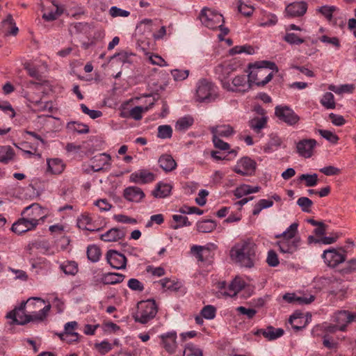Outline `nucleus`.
I'll return each instance as SVG.
<instances>
[{
  "instance_id": "37",
  "label": "nucleus",
  "mask_w": 356,
  "mask_h": 356,
  "mask_svg": "<svg viewBox=\"0 0 356 356\" xmlns=\"http://www.w3.org/2000/svg\"><path fill=\"white\" fill-rule=\"evenodd\" d=\"M172 220L175 223L170 225V227L173 229H177L183 227L190 226L191 222L188 221L186 216L175 214L172 216Z\"/></svg>"
},
{
  "instance_id": "13",
  "label": "nucleus",
  "mask_w": 356,
  "mask_h": 356,
  "mask_svg": "<svg viewBox=\"0 0 356 356\" xmlns=\"http://www.w3.org/2000/svg\"><path fill=\"white\" fill-rule=\"evenodd\" d=\"M106 260L113 268L124 269L126 268L127 259L125 256L116 250H108L106 253Z\"/></svg>"
},
{
  "instance_id": "61",
  "label": "nucleus",
  "mask_w": 356,
  "mask_h": 356,
  "mask_svg": "<svg viewBox=\"0 0 356 356\" xmlns=\"http://www.w3.org/2000/svg\"><path fill=\"white\" fill-rule=\"evenodd\" d=\"M80 106L82 112L89 115L92 119H96L102 115V111L97 110H90L84 104H81Z\"/></svg>"
},
{
  "instance_id": "31",
  "label": "nucleus",
  "mask_w": 356,
  "mask_h": 356,
  "mask_svg": "<svg viewBox=\"0 0 356 356\" xmlns=\"http://www.w3.org/2000/svg\"><path fill=\"white\" fill-rule=\"evenodd\" d=\"M159 166L165 172H170L177 167V163L171 155H162L159 159Z\"/></svg>"
},
{
  "instance_id": "57",
  "label": "nucleus",
  "mask_w": 356,
  "mask_h": 356,
  "mask_svg": "<svg viewBox=\"0 0 356 356\" xmlns=\"http://www.w3.org/2000/svg\"><path fill=\"white\" fill-rule=\"evenodd\" d=\"M284 40L290 44H300L305 42L303 39L299 38L293 33H287L284 35Z\"/></svg>"
},
{
  "instance_id": "44",
  "label": "nucleus",
  "mask_w": 356,
  "mask_h": 356,
  "mask_svg": "<svg viewBox=\"0 0 356 356\" xmlns=\"http://www.w3.org/2000/svg\"><path fill=\"white\" fill-rule=\"evenodd\" d=\"M242 53L251 55L254 53V49L252 46L245 44L241 46H235L229 50L230 55H235Z\"/></svg>"
},
{
  "instance_id": "21",
  "label": "nucleus",
  "mask_w": 356,
  "mask_h": 356,
  "mask_svg": "<svg viewBox=\"0 0 356 356\" xmlns=\"http://www.w3.org/2000/svg\"><path fill=\"white\" fill-rule=\"evenodd\" d=\"M125 276L121 273H107L102 275L99 278H95V285L97 286L99 283L103 284H116L121 283Z\"/></svg>"
},
{
  "instance_id": "59",
  "label": "nucleus",
  "mask_w": 356,
  "mask_h": 356,
  "mask_svg": "<svg viewBox=\"0 0 356 356\" xmlns=\"http://www.w3.org/2000/svg\"><path fill=\"white\" fill-rule=\"evenodd\" d=\"M171 74L175 81H183L188 76L189 71L175 69L171 71Z\"/></svg>"
},
{
  "instance_id": "63",
  "label": "nucleus",
  "mask_w": 356,
  "mask_h": 356,
  "mask_svg": "<svg viewBox=\"0 0 356 356\" xmlns=\"http://www.w3.org/2000/svg\"><path fill=\"white\" fill-rule=\"evenodd\" d=\"M323 344L328 349H336L338 346L337 341H335L329 334H325L323 337Z\"/></svg>"
},
{
  "instance_id": "4",
  "label": "nucleus",
  "mask_w": 356,
  "mask_h": 356,
  "mask_svg": "<svg viewBox=\"0 0 356 356\" xmlns=\"http://www.w3.org/2000/svg\"><path fill=\"white\" fill-rule=\"evenodd\" d=\"M298 223H292L286 231L281 234L276 235V238H280L277 244L282 253L293 254L296 252L300 244V238L296 237L298 232Z\"/></svg>"
},
{
  "instance_id": "56",
  "label": "nucleus",
  "mask_w": 356,
  "mask_h": 356,
  "mask_svg": "<svg viewBox=\"0 0 356 356\" xmlns=\"http://www.w3.org/2000/svg\"><path fill=\"white\" fill-rule=\"evenodd\" d=\"M238 10L244 16H251L254 12V8L251 6H248L244 3L241 0L238 1Z\"/></svg>"
},
{
  "instance_id": "38",
  "label": "nucleus",
  "mask_w": 356,
  "mask_h": 356,
  "mask_svg": "<svg viewBox=\"0 0 356 356\" xmlns=\"http://www.w3.org/2000/svg\"><path fill=\"white\" fill-rule=\"evenodd\" d=\"M117 344V340L114 341L113 344L107 340H104L100 343H95L94 347L100 355H104L110 352L113 349V346Z\"/></svg>"
},
{
  "instance_id": "8",
  "label": "nucleus",
  "mask_w": 356,
  "mask_h": 356,
  "mask_svg": "<svg viewBox=\"0 0 356 356\" xmlns=\"http://www.w3.org/2000/svg\"><path fill=\"white\" fill-rule=\"evenodd\" d=\"M256 168L257 163L254 160L248 156H243L236 162L232 170L242 176H252L254 174Z\"/></svg>"
},
{
  "instance_id": "39",
  "label": "nucleus",
  "mask_w": 356,
  "mask_h": 356,
  "mask_svg": "<svg viewBox=\"0 0 356 356\" xmlns=\"http://www.w3.org/2000/svg\"><path fill=\"white\" fill-rule=\"evenodd\" d=\"M60 268L66 275H74L78 272V264L74 261H65L60 265Z\"/></svg>"
},
{
  "instance_id": "9",
  "label": "nucleus",
  "mask_w": 356,
  "mask_h": 356,
  "mask_svg": "<svg viewBox=\"0 0 356 356\" xmlns=\"http://www.w3.org/2000/svg\"><path fill=\"white\" fill-rule=\"evenodd\" d=\"M218 248V246L212 243H209L205 245H193L191 248V253L200 261H207L213 256V251Z\"/></svg>"
},
{
  "instance_id": "15",
  "label": "nucleus",
  "mask_w": 356,
  "mask_h": 356,
  "mask_svg": "<svg viewBox=\"0 0 356 356\" xmlns=\"http://www.w3.org/2000/svg\"><path fill=\"white\" fill-rule=\"evenodd\" d=\"M322 257L325 263L330 267H335L345 261V255L339 253L335 249L324 250Z\"/></svg>"
},
{
  "instance_id": "54",
  "label": "nucleus",
  "mask_w": 356,
  "mask_h": 356,
  "mask_svg": "<svg viewBox=\"0 0 356 356\" xmlns=\"http://www.w3.org/2000/svg\"><path fill=\"white\" fill-rule=\"evenodd\" d=\"M318 132L323 138H324L325 139H326L327 140L330 141L333 144L337 143L339 139L337 134L330 131L320 129Z\"/></svg>"
},
{
  "instance_id": "2",
  "label": "nucleus",
  "mask_w": 356,
  "mask_h": 356,
  "mask_svg": "<svg viewBox=\"0 0 356 356\" xmlns=\"http://www.w3.org/2000/svg\"><path fill=\"white\" fill-rule=\"evenodd\" d=\"M257 245L251 239L236 243L230 250L231 259L240 266L252 268L257 261Z\"/></svg>"
},
{
  "instance_id": "51",
  "label": "nucleus",
  "mask_w": 356,
  "mask_h": 356,
  "mask_svg": "<svg viewBox=\"0 0 356 356\" xmlns=\"http://www.w3.org/2000/svg\"><path fill=\"white\" fill-rule=\"evenodd\" d=\"M172 135V129L170 125H161L158 127L157 136L162 139L170 138Z\"/></svg>"
},
{
  "instance_id": "25",
  "label": "nucleus",
  "mask_w": 356,
  "mask_h": 356,
  "mask_svg": "<svg viewBox=\"0 0 356 356\" xmlns=\"http://www.w3.org/2000/svg\"><path fill=\"white\" fill-rule=\"evenodd\" d=\"M307 5L305 2H293L286 8V13L291 17L302 16L307 11Z\"/></svg>"
},
{
  "instance_id": "50",
  "label": "nucleus",
  "mask_w": 356,
  "mask_h": 356,
  "mask_svg": "<svg viewBox=\"0 0 356 356\" xmlns=\"http://www.w3.org/2000/svg\"><path fill=\"white\" fill-rule=\"evenodd\" d=\"M67 128L70 129L79 134H87L89 132V127L88 125L72 122L67 124Z\"/></svg>"
},
{
  "instance_id": "36",
  "label": "nucleus",
  "mask_w": 356,
  "mask_h": 356,
  "mask_svg": "<svg viewBox=\"0 0 356 356\" xmlns=\"http://www.w3.org/2000/svg\"><path fill=\"white\" fill-rule=\"evenodd\" d=\"M154 105V102L152 101L149 103V106H138L131 108L129 111V116L134 119L135 120H140L142 119L143 115L142 113L143 112L147 111L149 108H151Z\"/></svg>"
},
{
  "instance_id": "5",
  "label": "nucleus",
  "mask_w": 356,
  "mask_h": 356,
  "mask_svg": "<svg viewBox=\"0 0 356 356\" xmlns=\"http://www.w3.org/2000/svg\"><path fill=\"white\" fill-rule=\"evenodd\" d=\"M158 307L154 300H147L137 304L136 312L133 314L136 322L146 324L156 316Z\"/></svg>"
},
{
  "instance_id": "23",
  "label": "nucleus",
  "mask_w": 356,
  "mask_h": 356,
  "mask_svg": "<svg viewBox=\"0 0 356 356\" xmlns=\"http://www.w3.org/2000/svg\"><path fill=\"white\" fill-rule=\"evenodd\" d=\"M36 227H37L25 216H22V218L13 224L11 230L17 234H22L28 231L33 230Z\"/></svg>"
},
{
  "instance_id": "64",
  "label": "nucleus",
  "mask_w": 356,
  "mask_h": 356,
  "mask_svg": "<svg viewBox=\"0 0 356 356\" xmlns=\"http://www.w3.org/2000/svg\"><path fill=\"white\" fill-rule=\"evenodd\" d=\"M267 264L272 267L277 266L280 264L277 253L274 250H269L266 259Z\"/></svg>"
},
{
  "instance_id": "62",
  "label": "nucleus",
  "mask_w": 356,
  "mask_h": 356,
  "mask_svg": "<svg viewBox=\"0 0 356 356\" xmlns=\"http://www.w3.org/2000/svg\"><path fill=\"white\" fill-rule=\"evenodd\" d=\"M341 272L343 274H350L356 272V259H352L347 261Z\"/></svg>"
},
{
  "instance_id": "43",
  "label": "nucleus",
  "mask_w": 356,
  "mask_h": 356,
  "mask_svg": "<svg viewBox=\"0 0 356 356\" xmlns=\"http://www.w3.org/2000/svg\"><path fill=\"white\" fill-rule=\"evenodd\" d=\"M304 317L301 314H293L289 318V322L294 330H300L305 327V322L302 323Z\"/></svg>"
},
{
  "instance_id": "58",
  "label": "nucleus",
  "mask_w": 356,
  "mask_h": 356,
  "mask_svg": "<svg viewBox=\"0 0 356 356\" xmlns=\"http://www.w3.org/2000/svg\"><path fill=\"white\" fill-rule=\"evenodd\" d=\"M3 26H9L11 27V30L9 31V34L16 35L18 33V28L16 26L13 16L9 14L6 17V19L2 22Z\"/></svg>"
},
{
  "instance_id": "26",
  "label": "nucleus",
  "mask_w": 356,
  "mask_h": 356,
  "mask_svg": "<svg viewBox=\"0 0 356 356\" xmlns=\"http://www.w3.org/2000/svg\"><path fill=\"white\" fill-rule=\"evenodd\" d=\"M77 226L81 229L90 232H98L101 229V228L93 222L91 216L88 213H83L78 218Z\"/></svg>"
},
{
  "instance_id": "42",
  "label": "nucleus",
  "mask_w": 356,
  "mask_h": 356,
  "mask_svg": "<svg viewBox=\"0 0 356 356\" xmlns=\"http://www.w3.org/2000/svg\"><path fill=\"white\" fill-rule=\"evenodd\" d=\"M101 255L100 249L95 245H89L87 248L88 259L92 262H97L99 260Z\"/></svg>"
},
{
  "instance_id": "27",
  "label": "nucleus",
  "mask_w": 356,
  "mask_h": 356,
  "mask_svg": "<svg viewBox=\"0 0 356 356\" xmlns=\"http://www.w3.org/2000/svg\"><path fill=\"white\" fill-rule=\"evenodd\" d=\"M124 197L129 202H139L144 198L145 193L139 187L129 186L124 189Z\"/></svg>"
},
{
  "instance_id": "49",
  "label": "nucleus",
  "mask_w": 356,
  "mask_h": 356,
  "mask_svg": "<svg viewBox=\"0 0 356 356\" xmlns=\"http://www.w3.org/2000/svg\"><path fill=\"white\" fill-rule=\"evenodd\" d=\"M319 40L321 42L332 46L336 50H339L341 48V42L339 38L337 37H329L326 35H322Z\"/></svg>"
},
{
  "instance_id": "20",
  "label": "nucleus",
  "mask_w": 356,
  "mask_h": 356,
  "mask_svg": "<svg viewBox=\"0 0 356 356\" xmlns=\"http://www.w3.org/2000/svg\"><path fill=\"white\" fill-rule=\"evenodd\" d=\"M155 179V175L146 169H141L131 173L130 181L134 183L145 184L152 182Z\"/></svg>"
},
{
  "instance_id": "60",
  "label": "nucleus",
  "mask_w": 356,
  "mask_h": 356,
  "mask_svg": "<svg viewBox=\"0 0 356 356\" xmlns=\"http://www.w3.org/2000/svg\"><path fill=\"white\" fill-rule=\"evenodd\" d=\"M61 13L62 12L60 11L59 8L56 6L54 10H51L49 13H44L42 18L47 22H51L56 19Z\"/></svg>"
},
{
  "instance_id": "7",
  "label": "nucleus",
  "mask_w": 356,
  "mask_h": 356,
  "mask_svg": "<svg viewBox=\"0 0 356 356\" xmlns=\"http://www.w3.org/2000/svg\"><path fill=\"white\" fill-rule=\"evenodd\" d=\"M199 17L202 24L210 29L221 27L224 23V19L221 14L207 8L201 10Z\"/></svg>"
},
{
  "instance_id": "11",
  "label": "nucleus",
  "mask_w": 356,
  "mask_h": 356,
  "mask_svg": "<svg viewBox=\"0 0 356 356\" xmlns=\"http://www.w3.org/2000/svg\"><path fill=\"white\" fill-rule=\"evenodd\" d=\"M275 114L280 120L290 126L296 124L300 120V117L293 110L286 106H277Z\"/></svg>"
},
{
  "instance_id": "40",
  "label": "nucleus",
  "mask_w": 356,
  "mask_h": 356,
  "mask_svg": "<svg viewBox=\"0 0 356 356\" xmlns=\"http://www.w3.org/2000/svg\"><path fill=\"white\" fill-rule=\"evenodd\" d=\"M267 120L265 117L254 118L249 121L250 127L256 133H259L260 131L266 125Z\"/></svg>"
},
{
  "instance_id": "1",
  "label": "nucleus",
  "mask_w": 356,
  "mask_h": 356,
  "mask_svg": "<svg viewBox=\"0 0 356 356\" xmlns=\"http://www.w3.org/2000/svg\"><path fill=\"white\" fill-rule=\"evenodd\" d=\"M44 301L40 298H32L26 302H21L18 307L8 312L7 318L13 320V323L24 325L31 321L41 322L44 321L50 311L51 305L49 304L40 309L38 312L31 311L35 308H40Z\"/></svg>"
},
{
  "instance_id": "16",
  "label": "nucleus",
  "mask_w": 356,
  "mask_h": 356,
  "mask_svg": "<svg viewBox=\"0 0 356 356\" xmlns=\"http://www.w3.org/2000/svg\"><path fill=\"white\" fill-rule=\"evenodd\" d=\"M161 345L170 354L175 352L177 348V333L175 331L168 332L159 336Z\"/></svg>"
},
{
  "instance_id": "30",
  "label": "nucleus",
  "mask_w": 356,
  "mask_h": 356,
  "mask_svg": "<svg viewBox=\"0 0 356 356\" xmlns=\"http://www.w3.org/2000/svg\"><path fill=\"white\" fill-rule=\"evenodd\" d=\"M47 171L54 175L61 174L65 168L63 161L60 159H47Z\"/></svg>"
},
{
  "instance_id": "24",
  "label": "nucleus",
  "mask_w": 356,
  "mask_h": 356,
  "mask_svg": "<svg viewBox=\"0 0 356 356\" xmlns=\"http://www.w3.org/2000/svg\"><path fill=\"white\" fill-rule=\"evenodd\" d=\"M284 333L282 328H275L273 326H268L266 329H258L255 335H263L268 341L275 340L282 337Z\"/></svg>"
},
{
  "instance_id": "47",
  "label": "nucleus",
  "mask_w": 356,
  "mask_h": 356,
  "mask_svg": "<svg viewBox=\"0 0 356 356\" xmlns=\"http://www.w3.org/2000/svg\"><path fill=\"white\" fill-rule=\"evenodd\" d=\"M159 284L161 285L163 289L170 291H177L180 287V285L177 282L169 278L161 279L159 281Z\"/></svg>"
},
{
  "instance_id": "41",
  "label": "nucleus",
  "mask_w": 356,
  "mask_h": 356,
  "mask_svg": "<svg viewBox=\"0 0 356 356\" xmlns=\"http://www.w3.org/2000/svg\"><path fill=\"white\" fill-rule=\"evenodd\" d=\"M183 356H203V353L197 346L189 343L185 345Z\"/></svg>"
},
{
  "instance_id": "22",
  "label": "nucleus",
  "mask_w": 356,
  "mask_h": 356,
  "mask_svg": "<svg viewBox=\"0 0 356 356\" xmlns=\"http://www.w3.org/2000/svg\"><path fill=\"white\" fill-rule=\"evenodd\" d=\"M111 159L110 155L106 153L96 155L91 159V168L94 172H99L111 165Z\"/></svg>"
},
{
  "instance_id": "34",
  "label": "nucleus",
  "mask_w": 356,
  "mask_h": 356,
  "mask_svg": "<svg viewBox=\"0 0 356 356\" xmlns=\"http://www.w3.org/2000/svg\"><path fill=\"white\" fill-rule=\"evenodd\" d=\"M217 224L213 220L199 221L196 224L197 230L202 233H210L216 228Z\"/></svg>"
},
{
  "instance_id": "35",
  "label": "nucleus",
  "mask_w": 356,
  "mask_h": 356,
  "mask_svg": "<svg viewBox=\"0 0 356 356\" xmlns=\"http://www.w3.org/2000/svg\"><path fill=\"white\" fill-rule=\"evenodd\" d=\"M193 118L189 115L181 118L176 122L175 130L179 131H186L193 124Z\"/></svg>"
},
{
  "instance_id": "52",
  "label": "nucleus",
  "mask_w": 356,
  "mask_h": 356,
  "mask_svg": "<svg viewBox=\"0 0 356 356\" xmlns=\"http://www.w3.org/2000/svg\"><path fill=\"white\" fill-rule=\"evenodd\" d=\"M216 309L213 305L204 306L201 310V315L206 319L211 320L216 317Z\"/></svg>"
},
{
  "instance_id": "19",
  "label": "nucleus",
  "mask_w": 356,
  "mask_h": 356,
  "mask_svg": "<svg viewBox=\"0 0 356 356\" xmlns=\"http://www.w3.org/2000/svg\"><path fill=\"white\" fill-rule=\"evenodd\" d=\"M236 69V63L232 62H224L215 67V72L222 82V86L223 82H228L227 79Z\"/></svg>"
},
{
  "instance_id": "14",
  "label": "nucleus",
  "mask_w": 356,
  "mask_h": 356,
  "mask_svg": "<svg viewBox=\"0 0 356 356\" xmlns=\"http://www.w3.org/2000/svg\"><path fill=\"white\" fill-rule=\"evenodd\" d=\"M213 92V86L206 81L205 79L201 80L197 85L196 90V95L197 101L202 102L206 100L210 101L211 95Z\"/></svg>"
},
{
  "instance_id": "12",
  "label": "nucleus",
  "mask_w": 356,
  "mask_h": 356,
  "mask_svg": "<svg viewBox=\"0 0 356 356\" xmlns=\"http://www.w3.org/2000/svg\"><path fill=\"white\" fill-rule=\"evenodd\" d=\"M334 321L339 327V330L344 332L350 323H356V313L347 310L339 311L334 314Z\"/></svg>"
},
{
  "instance_id": "18",
  "label": "nucleus",
  "mask_w": 356,
  "mask_h": 356,
  "mask_svg": "<svg viewBox=\"0 0 356 356\" xmlns=\"http://www.w3.org/2000/svg\"><path fill=\"white\" fill-rule=\"evenodd\" d=\"M220 289H225L223 293L225 296L229 297L235 296L245 286L244 282L239 277H236L232 282L226 287L227 284L225 282L220 283Z\"/></svg>"
},
{
  "instance_id": "10",
  "label": "nucleus",
  "mask_w": 356,
  "mask_h": 356,
  "mask_svg": "<svg viewBox=\"0 0 356 356\" xmlns=\"http://www.w3.org/2000/svg\"><path fill=\"white\" fill-rule=\"evenodd\" d=\"M223 88L232 92H245L250 89L251 83L245 75H238L233 79L232 84L229 81L223 82Z\"/></svg>"
},
{
  "instance_id": "6",
  "label": "nucleus",
  "mask_w": 356,
  "mask_h": 356,
  "mask_svg": "<svg viewBox=\"0 0 356 356\" xmlns=\"http://www.w3.org/2000/svg\"><path fill=\"white\" fill-rule=\"evenodd\" d=\"M22 216H25L36 227L44 222L47 216L46 209L42 207L38 203H33L24 209L21 213Z\"/></svg>"
},
{
  "instance_id": "53",
  "label": "nucleus",
  "mask_w": 356,
  "mask_h": 356,
  "mask_svg": "<svg viewBox=\"0 0 356 356\" xmlns=\"http://www.w3.org/2000/svg\"><path fill=\"white\" fill-rule=\"evenodd\" d=\"M60 339L67 343H77L80 341L81 336L78 332L68 334H59Z\"/></svg>"
},
{
  "instance_id": "28",
  "label": "nucleus",
  "mask_w": 356,
  "mask_h": 356,
  "mask_svg": "<svg viewBox=\"0 0 356 356\" xmlns=\"http://www.w3.org/2000/svg\"><path fill=\"white\" fill-rule=\"evenodd\" d=\"M209 130L213 136L217 137H229L234 134V128L229 124H220L211 127Z\"/></svg>"
},
{
  "instance_id": "55",
  "label": "nucleus",
  "mask_w": 356,
  "mask_h": 356,
  "mask_svg": "<svg viewBox=\"0 0 356 356\" xmlns=\"http://www.w3.org/2000/svg\"><path fill=\"white\" fill-rule=\"evenodd\" d=\"M298 205L305 212H309L310 208L313 204V202L306 197H301L297 200Z\"/></svg>"
},
{
  "instance_id": "32",
  "label": "nucleus",
  "mask_w": 356,
  "mask_h": 356,
  "mask_svg": "<svg viewBox=\"0 0 356 356\" xmlns=\"http://www.w3.org/2000/svg\"><path fill=\"white\" fill-rule=\"evenodd\" d=\"M172 186L170 184L159 182L152 193L156 198H164L170 194Z\"/></svg>"
},
{
  "instance_id": "45",
  "label": "nucleus",
  "mask_w": 356,
  "mask_h": 356,
  "mask_svg": "<svg viewBox=\"0 0 356 356\" xmlns=\"http://www.w3.org/2000/svg\"><path fill=\"white\" fill-rule=\"evenodd\" d=\"M277 22V17L272 13H266L261 18L260 26H270L275 25Z\"/></svg>"
},
{
  "instance_id": "33",
  "label": "nucleus",
  "mask_w": 356,
  "mask_h": 356,
  "mask_svg": "<svg viewBox=\"0 0 356 356\" xmlns=\"http://www.w3.org/2000/svg\"><path fill=\"white\" fill-rule=\"evenodd\" d=\"M15 156L14 149L9 145H0V162L8 163Z\"/></svg>"
},
{
  "instance_id": "17",
  "label": "nucleus",
  "mask_w": 356,
  "mask_h": 356,
  "mask_svg": "<svg viewBox=\"0 0 356 356\" xmlns=\"http://www.w3.org/2000/svg\"><path fill=\"white\" fill-rule=\"evenodd\" d=\"M317 142L315 139H303L296 144L297 152L302 156L310 158L313 151L316 146Z\"/></svg>"
},
{
  "instance_id": "48",
  "label": "nucleus",
  "mask_w": 356,
  "mask_h": 356,
  "mask_svg": "<svg viewBox=\"0 0 356 356\" xmlns=\"http://www.w3.org/2000/svg\"><path fill=\"white\" fill-rule=\"evenodd\" d=\"M298 179L300 181H305L307 187L315 186L318 184V180L316 174H302L299 177Z\"/></svg>"
},
{
  "instance_id": "46",
  "label": "nucleus",
  "mask_w": 356,
  "mask_h": 356,
  "mask_svg": "<svg viewBox=\"0 0 356 356\" xmlns=\"http://www.w3.org/2000/svg\"><path fill=\"white\" fill-rule=\"evenodd\" d=\"M321 104L326 108L332 109L335 108L334 97L332 92H327L321 99Z\"/></svg>"
},
{
  "instance_id": "29",
  "label": "nucleus",
  "mask_w": 356,
  "mask_h": 356,
  "mask_svg": "<svg viewBox=\"0 0 356 356\" xmlns=\"http://www.w3.org/2000/svg\"><path fill=\"white\" fill-rule=\"evenodd\" d=\"M125 236V232L123 229L118 228H111L106 233L101 235L100 238L106 242L117 241Z\"/></svg>"
},
{
  "instance_id": "3",
  "label": "nucleus",
  "mask_w": 356,
  "mask_h": 356,
  "mask_svg": "<svg viewBox=\"0 0 356 356\" xmlns=\"http://www.w3.org/2000/svg\"><path fill=\"white\" fill-rule=\"evenodd\" d=\"M249 68L250 71L248 74V81L251 85L253 83L257 86H264L272 79L273 72H270V70L278 72L275 63L266 60L250 65Z\"/></svg>"
}]
</instances>
